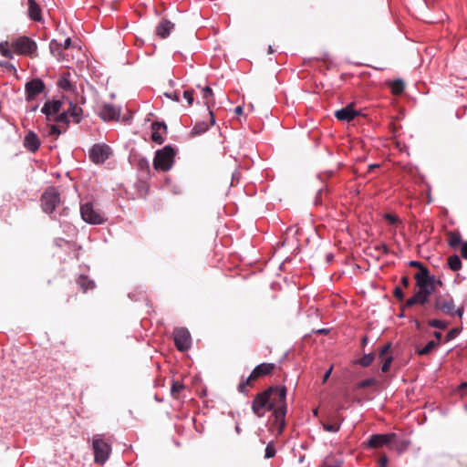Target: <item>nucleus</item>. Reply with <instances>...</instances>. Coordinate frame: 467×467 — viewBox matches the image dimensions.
<instances>
[{
    "mask_svg": "<svg viewBox=\"0 0 467 467\" xmlns=\"http://www.w3.org/2000/svg\"><path fill=\"white\" fill-rule=\"evenodd\" d=\"M285 386L270 387L257 394L252 402V410L257 417H263L266 411L273 410L274 425L276 426L278 433H281L285 426Z\"/></svg>",
    "mask_w": 467,
    "mask_h": 467,
    "instance_id": "nucleus-1",
    "label": "nucleus"
},
{
    "mask_svg": "<svg viewBox=\"0 0 467 467\" xmlns=\"http://www.w3.org/2000/svg\"><path fill=\"white\" fill-rule=\"evenodd\" d=\"M432 307L434 311L449 317L457 316L462 318L464 313L463 305L456 307L454 299L448 293L436 295L433 300Z\"/></svg>",
    "mask_w": 467,
    "mask_h": 467,
    "instance_id": "nucleus-2",
    "label": "nucleus"
},
{
    "mask_svg": "<svg viewBox=\"0 0 467 467\" xmlns=\"http://www.w3.org/2000/svg\"><path fill=\"white\" fill-rule=\"evenodd\" d=\"M275 368V364L274 363H262L257 365L248 378L240 381L238 385V390L241 393L245 394L247 392V388H251L254 386V383L260 378L268 376L272 374V372Z\"/></svg>",
    "mask_w": 467,
    "mask_h": 467,
    "instance_id": "nucleus-3",
    "label": "nucleus"
},
{
    "mask_svg": "<svg viewBox=\"0 0 467 467\" xmlns=\"http://www.w3.org/2000/svg\"><path fill=\"white\" fill-rule=\"evenodd\" d=\"M175 150L171 146L158 150L153 160V167L157 171H168L174 162Z\"/></svg>",
    "mask_w": 467,
    "mask_h": 467,
    "instance_id": "nucleus-4",
    "label": "nucleus"
},
{
    "mask_svg": "<svg viewBox=\"0 0 467 467\" xmlns=\"http://www.w3.org/2000/svg\"><path fill=\"white\" fill-rule=\"evenodd\" d=\"M40 202L43 212L51 214L61 202L58 190L53 186L47 188L41 195Z\"/></svg>",
    "mask_w": 467,
    "mask_h": 467,
    "instance_id": "nucleus-5",
    "label": "nucleus"
},
{
    "mask_svg": "<svg viewBox=\"0 0 467 467\" xmlns=\"http://www.w3.org/2000/svg\"><path fill=\"white\" fill-rule=\"evenodd\" d=\"M11 48L18 55L32 57L36 52L37 46L33 39L23 36L12 42Z\"/></svg>",
    "mask_w": 467,
    "mask_h": 467,
    "instance_id": "nucleus-6",
    "label": "nucleus"
},
{
    "mask_svg": "<svg viewBox=\"0 0 467 467\" xmlns=\"http://www.w3.org/2000/svg\"><path fill=\"white\" fill-rule=\"evenodd\" d=\"M92 448L95 462L103 464L109 457L111 447L99 435L93 436Z\"/></svg>",
    "mask_w": 467,
    "mask_h": 467,
    "instance_id": "nucleus-7",
    "label": "nucleus"
},
{
    "mask_svg": "<svg viewBox=\"0 0 467 467\" xmlns=\"http://www.w3.org/2000/svg\"><path fill=\"white\" fill-rule=\"evenodd\" d=\"M414 278L419 290H429L435 293V276L430 275L428 268H420L414 275Z\"/></svg>",
    "mask_w": 467,
    "mask_h": 467,
    "instance_id": "nucleus-8",
    "label": "nucleus"
},
{
    "mask_svg": "<svg viewBox=\"0 0 467 467\" xmlns=\"http://www.w3.org/2000/svg\"><path fill=\"white\" fill-rule=\"evenodd\" d=\"M81 218L90 224H101L105 222L104 214L96 211L90 202L84 203L80 206Z\"/></svg>",
    "mask_w": 467,
    "mask_h": 467,
    "instance_id": "nucleus-9",
    "label": "nucleus"
},
{
    "mask_svg": "<svg viewBox=\"0 0 467 467\" xmlns=\"http://www.w3.org/2000/svg\"><path fill=\"white\" fill-rule=\"evenodd\" d=\"M174 344L178 350L186 351L191 348L192 337L185 327H176L172 332Z\"/></svg>",
    "mask_w": 467,
    "mask_h": 467,
    "instance_id": "nucleus-10",
    "label": "nucleus"
},
{
    "mask_svg": "<svg viewBox=\"0 0 467 467\" xmlns=\"http://www.w3.org/2000/svg\"><path fill=\"white\" fill-rule=\"evenodd\" d=\"M111 154L110 148L106 144H95L90 151L89 158L96 164H102Z\"/></svg>",
    "mask_w": 467,
    "mask_h": 467,
    "instance_id": "nucleus-11",
    "label": "nucleus"
},
{
    "mask_svg": "<svg viewBox=\"0 0 467 467\" xmlns=\"http://www.w3.org/2000/svg\"><path fill=\"white\" fill-rule=\"evenodd\" d=\"M344 418L340 413L331 412L326 416L325 420L321 421V424L326 431L337 432Z\"/></svg>",
    "mask_w": 467,
    "mask_h": 467,
    "instance_id": "nucleus-12",
    "label": "nucleus"
},
{
    "mask_svg": "<svg viewBox=\"0 0 467 467\" xmlns=\"http://www.w3.org/2000/svg\"><path fill=\"white\" fill-rule=\"evenodd\" d=\"M432 292H430L429 290H419L410 297L409 298L405 305V308H410L415 305L424 306L430 301V296L432 295Z\"/></svg>",
    "mask_w": 467,
    "mask_h": 467,
    "instance_id": "nucleus-13",
    "label": "nucleus"
},
{
    "mask_svg": "<svg viewBox=\"0 0 467 467\" xmlns=\"http://www.w3.org/2000/svg\"><path fill=\"white\" fill-rule=\"evenodd\" d=\"M45 89V84L40 78H34L26 84L27 100H33Z\"/></svg>",
    "mask_w": 467,
    "mask_h": 467,
    "instance_id": "nucleus-14",
    "label": "nucleus"
},
{
    "mask_svg": "<svg viewBox=\"0 0 467 467\" xmlns=\"http://www.w3.org/2000/svg\"><path fill=\"white\" fill-rule=\"evenodd\" d=\"M395 438V433L387 434H373L367 441V446L369 448H379L382 446H389V441Z\"/></svg>",
    "mask_w": 467,
    "mask_h": 467,
    "instance_id": "nucleus-15",
    "label": "nucleus"
},
{
    "mask_svg": "<svg viewBox=\"0 0 467 467\" xmlns=\"http://www.w3.org/2000/svg\"><path fill=\"white\" fill-rule=\"evenodd\" d=\"M62 105L63 103L60 100L47 101L44 104L41 111L46 115L48 120H53V118H55L59 113Z\"/></svg>",
    "mask_w": 467,
    "mask_h": 467,
    "instance_id": "nucleus-16",
    "label": "nucleus"
},
{
    "mask_svg": "<svg viewBox=\"0 0 467 467\" xmlns=\"http://www.w3.org/2000/svg\"><path fill=\"white\" fill-rule=\"evenodd\" d=\"M151 140L157 144L164 142V134L167 132V126L164 122L155 121L151 124Z\"/></svg>",
    "mask_w": 467,
    "mask_h": 467,
    "instance_id": "nucleus-17",
    "label": "nucleus"
},
{
    "mask_svg": "<svg viewBox=\"0 0 467 467\" xmlns=\"http://www.w3.org/2000/svg\"><path fill=\"white\" fill-rule=\"evenodd\" d=\"M120 115V109L110 104H105L99 111L100 118L105 121L117 120Z\"/></svg>",
    "mask_w": 467,
    "mask_h": 467,
    "instance_id": "nucleus-18",
    "label": "nucleus"
},
{
    "mask_svg": "<svg viewBox=\"0 0 467 467\" xmlns=\"http://www.w3.org/2000/svg\"><path fill=\"white\" fill-rule=\"evenodd\" d=\"M358 111L353 109V105L350 104L341 109H338L335 112V117L341 121L349 122L358 116Z\"/></svg>",
    "mask_w": 467,
    "mask_h": 467,
    "instance_id": "nucleus-19",
    "label": "nucleus"
},
{
    "mask_svg": "<svg viewBox=\"0 0 467 467\" xmlns=\"http://www.w3.org/2000/svg\"><path fill=\"white\" fill-rule=\"evenodd\" d=\"M25 147L31 152H36L40 147V140L34 131H28L24 140Z\"/></svg>",
    "mask_w": 467,
    "mask_h": 467,
    "instance_id": "nucleus-20",
    "label": "nucleus"
},
{
    "mask_svg": "<svg viewBox=\"0 0 467 467\" xmlns=\"http://www.w3.org/2000/svg\"><path fill=\"white\" fill-rule=\"evenodd\" d=\"M173 28L174 24L170 20L163 18L156 28V34L161 38H166Z\"/></svg>",
    "mask_w": 467,
    "mask_h": 467,
    "instance_id": "nucleus-21",
    "label": "nucleus"
},
{
    "mask_svg": "<svg viewBox=\"0 0 467 467\" xmlns=\"http://www.w3.org/2000/svg\"><path fill=\"white\" fill-rule=\"evenodd\" d=\"M391 345L389 343L383 346L379 353V358L383 359V364L381 366V371L387 372L389 369L390 364L392 362V357L387 356L390 349Z\"/></svg>",
    "mask_w": 467,
    "mask_h": 467,
    "instance_id": "nucleus-22",
    "label": "nucleus"
},
{
    "mask_svg": "<svg viewBox=\"0 0 467 467\" xmlns=\"http://www.w3.org/2000/svg\"><path fill=\"white\" fill-rule=\"evenodd\" d=\"M28 4V16L34 21H40L42 19L41 9L36 0H27Z\"/></svg>",
    "mask_w": 467,
    "mask_h": 467,
    "instance_id": "nucleus-23",
    "label": "nucleus"
},
{
    "mask_svg": "<svg viewBox=\"0 0 467 467\" xmlns=\"http://www.w3.org/2000/svg\"><path fill=\"white\" fill-rule=\"evenodd\" d=\"M446 235H447L448 244L451 248L456 249L460 245L462 246V244L463 242L462 240V235L459 232L451 231V232H448L446 234Z\"/></svg>",
    "mask_w": 467,
    "mask_h": 467,
    "instance_id": "nucleus-24",
    "label": "nucleus"
},
{
    "mask_svg": "<svg viewBox=\"0 0 467 467\" xmlns=\"http://www.w3.org/2000/svg\"><path fill=\"white\" fill-rule=\"evenodd\" d=\"M67 111L69 114V118H71L74 122H80L83 110L78 105L68 102V108L67 109Z\"/></svg>",
    "mask_w": 467,
    "mask_h": 467,
    "instance_id": "nucleus-25",
    "label": "nucleus"
},
{
    "mask_svg": "<svg viewBox=\"0 0 467 467\" xmlns=\"http://www.w3.org/2000/svg\"><path fill=\"white\" fill-rule=\"evenodd\" d=\"M409 444V441L400 439L395 433V438L389 441V448L391 450H396L399 452H402L403 451L407 450Z\"/></svg>",
    "mask_w": 467,
    "mask_h": 467,
    "instance_id": "nucleus-26",
    "label": "nucleus"
},
{
    "mask_svg": "<svg viewBox=\"0 0 467 467\" xmlns=\"http://www.w3.org/2000/svg\"><path fill=\"white\" fill-rule=\"evenodd\" d=\"M213 92L210 87H205L202 88V98H203V99H205V104H206L208 109H210V108H211L210 99L213 97ZM209 115H210V124L213 125L215 123V119H214V116H213V113L212 110H209Z\"/></svg>",
    "mask_w": 467,
    "mask_h": 467,
    "instance_id": "nucleus-27",
    "label": "nucleus"
},
{
    "mask_svg": "<svg viewBox=\"0 0 467 467\" xmlns=\"http://www.w3.org/2000/svg\"><path fill=\"white\" fill-rule=\"evenodd\" d=\"M77 284L79 285L83 293H86L89 289L95 288V283L86 275H80L77 279Z\"/></svg>",
    "mask_w": 467,
    "mask_h": 467,
    "instance_id": "nucleus-28",
    "label": "nucleus"
},
{
    "mask_svg": "<svg viewBox=\"0 0 467 467\" xmlns=\"http://www.w3.org/2000/svg\"><path fill=\"white\" fill-rule=\"evenodd\" d=\"M341 464H342V461L340 459L337 458L334 455H328L323 461L320 467H340Z\"/></svg>",
    "mask_w": 467,
    "mask_h": 467,
    "instance_id": "nucleus-29",
    "label": "nucleus"
},
{
    "mask_svg": "<svg viewBox=\"0 0 467 467\" xmlns=\"http://www.w3.org/2000/svg\"><path fill=\"white\" fill-rule=\"evenodd\" d=\"M448 265L451 270L458 271L462 268V261L456 254L451 255L447 260Z\"/></svg>",
    "mask_w": 467,
    "mask_h": 467,
    "instance_id": "nucleus-30",
    "label": "nucleus"
},
{
    "mask_svg": "<svg viewBox=\"0 0 467 467\" xmlns=\"http://www.w3.org/2000/svg\"><path fill=\"white\" fill-rule=\"evenodd\" d=\"M439 346V342L435 340H431L427 343V345L422 348H417V353L420 356L430 354L434 348Z\"/></svg>",
    "mask_w": 467,
    "mask_h": 467,
    "instance_id": "nucleus-31",
    "label": "nucleus"
},
{
    "mask_svg": "<svg viewBox=\"0 0 467 467\" xmlns=\"http://www.w3.org/2000/svg\"><path fill=\"white\" fill-rule=\"evenodd\" d=\"M49 49L53 56L59 58L63 50L62 44L58 43L56 39H52L49 43Z\"/></svg>",
    "mask_w": 467,
    "mask_h": 467,
    "instance_id": "nucleus-32",
    "label": "nucleus"
},
{
    "mask_svg": "<svg viewBox=\"0 0 467 467\" xmlns=\"http://www.w3.org/2000/svg\"><path fill=\"white\" fill-rule=\"evenodd\" d=\"M209 128V124L204 121L197 122L191 131L192 136H197L204 133Z\"/></svg>",
    "mask_w": 467,
    "mask_h": 467,
    "instance_id": "nucleus-33",
    "label": "nucleus"
},
{
    "mask_svg": "<svg viewBox=\"0 0 467 467\" xmlns=\"http://www.w3.org/2000/svg\"><path fill=\"white\" fill-rule=\"evenodd\" d=\"M185 389L183 383L180 381H173L171 388V394L174 399H179L180 393Z\"/></svg>",
    "mask_w": 467,
    "mask_h": 467,
    "instance_id": "nucleus-34",
    "label": "nucleus"
},
{
    "mask_svg": "<svg viewBox=\"0 0 467 467\" xmlns=\"http://www.w3.org/2000/svg\"><path fill=\"white\" fill-rule=\"evenodd\" d=\"M390 88L393 94L400 95L403 92L405 84L401 79H396L391 82Z\"/></svg>",
    "mask_w": 467,
    "mask_h": 467,
    "instance_id": "nucleus-35",
    "label": "nucleus"
},
{
    "mask_svg": "<svg viewBox=\"0 0 467 467\" xmlns=\"http://www.w3.org/2000/svg\"><path fill=\"white\" fill-rule=\"evenodd\" d=\"M53 120L64 124V130H66L67 126L69 123V114L67 109H65L62 113H58L55 118H53Z\"/></svg>",
    "mask_w": 467,
    "mask_h": 467,
    "instance_id": "nucleus-36",
    "label": "nucleus"
},
{
    "mask_svg": "<svg viewBox=\"0 0 467 467\" xmlns=\"http://www.w3.org/2000/svg\"><path fill=\"white\" fill-rule=\"evenodd\" d=\"M374 358H375V355L373 353L364 355L358 360V364L362 367H368L373 362Z\"/></svg>",
    "mask_w": 467,
    "mask_h": 467,
    "instance_id": "nucleus-37",
    "label": "nucleus"
},
{
    "mask_svg": "<svg viewBox=\"0 0 467 467\" xmlns=\"http://www.w3.org/2000/svg\"><path fill=\"white\" fill-rule=\"evenodd\" d=\"M428 325L431 327L445 329L448 326V323L439 319H431L428 321Z\"/></svg>",
    "mask_w": 467,
    "mask_h": 467,
    "instance_id": "nucleus-38",
    "label": "nucleus"
},
{
    "mask_svg": "<svg viewBox=\"0 0 467 467\" xmlns=\"http://www.w3.org/2000/svg\"><path fill=\"white\" fill-rule=\"evenodd\" d=\"M455 393L458 394L462 399L467 397V381L461 383L457 387Z\"/></svg>",
    "mask_w": 467,
    "mask_h": 467,
    "instance_id": "nucleus-39",
    "label": "nucleus"
},
{
    "mask_svg": "<svg viewBox=\"0 0 467 467\" xmlns=\"http://www.w3.org/2000/svg\"><path fill=\"white\" fill-rule=\"evenodd\" d=\"M12 48H8L5 44L0 43V53L2 56L11 58L12 57Z\"/></svg>",
    "mask_w": 467,
    "mask_h": 467,
    "instance_id": "nucleus-40",
    "label": "nucleus"
},
{
    "mask_svg": "<svg viewBox=\"0 0 467 467\" xmlns=\"http://www.w3.org/2000/svg\"><path fill=\"white\" fill-rule=\"evenodd\" d=\"M275 449L272 443H268L265 448V457L266 459L272 458L275 455Z\"/></svg>",
    "mask_w": 467,
    "mask_h": 467,
    "instance_id": "nucleus-41",
    "label": "nucleus"
},
{
    "mask_svg": "<svg viewBox=\"0 0 467 467\" xmlns=\"http://www.w3.org/2000/svg\"><path fill=\"white\" fill-rule=\"evenodd\" d=\"M375 383H376V380L374 379H368L360 381L358 384V388H359V389L368 388L370 386H373Z\"/></svg>",
    "mask_w": 467,
    "mask_h": 467,
    "instance_id": "nucleus-42",
    "label": "nucleus"
},
{
    "mask_svg": "<svg viewBox=\"0 0 467 467\" xmlns=\"http://www.w3.org/2000/svg\"><path fill=\"white\" fill-rule=\"evenodd\" d=\"M58 86L65 90H69L71 88V83L66 78H62L59 80Z\"/></svg>",
    "mask_w": 467,
    "mask_h": 467,
    "instance_id": "nucleus-43",
    "label": "nucleus"
},
{
    "mask_svg": "<svg viewBox=\"0 0 467 467\" xmlns=\"http://www.w3.org/2000/svg\"><path fill=\"white\" fill-rule=\"evenodd\" d=\"M184 99L187 100L189 105H192L193 103V90H185L183 93Z\"/></svg>",
    "mask_w": 467,
    "mask_h": 467,
    "instance_id": "nucleus-44",
    "label": "nucleus"
},
{
    "mask_svg": "<svg viewBox=\"0 0 467 467\" xmlns=\"http://www.w3.org/2000/svg\"><path fill=\"white\" fill-rule=\"evenodd\" d=\"M393 294L394 296L400 301H402L404 299V294L400 286H396L394 288Z\"/></svg>",
    "mask_w": 467,
    "mask_h": 467,
    "instance_id": "nucleus-45",
    "label": "nucleus"
},
{
    "mask_svg": "<svg viewBox=\"0 0 467 467\" xmlns=\"http://www.w3.org/2000/svg\"><path fill=\"white\" fill-rule=\"evenodd\" d=\"M459 333V330L457 328H452L451 329L447 335H446V341H450L451 339H453Z\"/></svg>",
    "mask_w": 467,
    "mask_h": 467,
    "instance_id": "nucleus-46",
    "label": "nucleus"
},
{
    "mask_svg": "<svg viewBox=\"0 0 467 467\" xmlns=\"http://www.w3.org/2000/svg\"><path fill=\"white\" fill-rule=\"evenodd\" d=\"M62 130L56 125H51L49 135L51 136H58Z\"/></svg>",
    "mask_w": 467,
    "mask_h": 467,
    "instance_id": "nucleus-47",
    "label": "nucleus"
},
{
    "mask_svg": "<svg viewBox=\"0 0 467 467\" xmlns=\"http://www.w3.org/2000/svg\"><path fill=\"white\" fill-rule=\"evenodd\" d=\"M384 218L392 224L399 222V218L394 214L387 213L385 214Z\"/></svg>",
    "mask_w": 467,
    "mask_h": 467,
    "instance_id": "nucleus-48",
    "label": "nucleus"
},
{
    "mask_svg": "<svg viewBox=\"0 0 467 467\" xmlns=\"http://www.w3.org/2000/svg\"><path fill=\"white\" fill-rule=\"evenodd\" d=\"M388 462H389V459L385 454H383L379 457V467H386Z\"/></svg>",
    "mask_w": 467,
    "mask_h": 467,
    "instance_id": "nucleus-49",
    "label": "nucleus"
},
{
    "mask_svg": "<svg viewBox=\"0 0 467 467\" xmlns=\"http://www.w3.org/2000/svg\"><path fill=\"white\" fill-rule=\"evenodd\" d=\"M461 255L467 259V242H463L461 246Z\"/></svg>",
    "mask_w": 467,
    "mask_h": 467,
    "instance_id": "nucleus-50",
    "label": "nucleus"
},
{
    "mask_svg": "<svg viewBox=\"0 0 467 467\" xmlns=\"http://www.w3.org/2000/svg\"><path fill=\"white\" fill-rule=\"evenodd\" d=\"M165 96L168 97L169 99L174 100V101H179V95L176 91L172 92V93H165Z\"/></svg>",
    "mask_w": 467,
    "mask_h": 467,
    "instance_id": "nucleus-51",
    "label": "nucleus"
},
{
    "mask_svg": "<svg viewBox=\"0 0 467 467\" xmlns=\"http://www.w3.org/2000/svg\"><path fill=\"white\" fill-rule=\"evenodd\" d=\"M410 265L419 268V271L420 270V268H427L426 266H424L421 263H420L418 261H410Z\"/></svg>",
    "mask_w": 467,
    "mask_h": 467,
    "instance_id": "nucleus-52",
    "label": "nucleus"
},
{
    "mask_svg": "<svg viewBox=\"0 0 467 467\" xmlns=\"http://www.w3.org/2000/svg\"><path fill=\"white\" fill-rule=\"evenodd\" d=\"M401 284L404 287H409L410 285V278L408 276H402L401 278Z\"/></svg>",
    "mask_w": 467,
    "mask_h": 467,
    "instance_id": "nucleus-53",
    "label": "nucleus"
},
{
    "mask_svg": "<svg viewBox=\"0 0 467 467\" xmlns=\"http://www.w3.org/2000/svg\"><path fill=\"white\" fill-rule=\"evenodd\" d=\"M333 367H331L323 376V383H325L332 373Z\"/></svg>",
    "mask_w": 467,
    "mask_h": 467,
    "instance_id": "nucleus-54",
    "label": "nucleus"
},
{
    "mask_svg": "<svg viewBox=\"0 0 467 467\" xmlns=\"http://www.w3.org/2000/svg\"><path fill=\"white\" fill-rule=\"evenodd\" d=\"M70 45H71V39H70V37H67L65 40L64 44H62V47H63V49H67L70 47Z\"/></svg>",
    "mask_w": 467,
    "mask_h": 467,
    "instance_id": "nucleus-55",
    "label": "nucleus"
},
{
    "mask_svg": "<svg viewBox=\"0 0 467 467\" xmlns=\"http://www.w3.org/2000/svg\"><path fill=\"white\" fill-rule=\"evenodd\" d=\"M433 335H434V337H435V338H436V340H435V341H438V342L440 343V340H441V337H442L441 333V332H438V331H435V332L433 333Z\"/></svg>",
    "mask_w": 467,
    "mask_h": 467,
    "instance_id": "nucleus-56",
    "label": "nucleus"
},
{
    "mask_svg": "<svg viewBox=\"0 0 467 467\" xmlns=\"http://www.w3.org/2000/svg\"><path fill=\"white\" fill-rule=\"evenodd\" d=\"M243 110H244L243 107L238 106V107L235 108L234 112H235L236 115H242L243 114Z\"/></svg>",
    "mask_w": 467,
    "mask_h": 467,
    "instance_id": "nucleus-57",
    "label": "nucleus"
},
{
    "mask_svg": "<svg viewBox=\"0 0 467 467\" xmlns=\"http://www.w3.org/2000/svg\"><path fill=\"white\" fill-rule=\"evenodd\" d=\"M379 249H381L383 251L384 254H388L389 253V249L387 247L386 244H381Z\"/></svg>",
    "mask_w": 467,
    "mask_h": 467,
    "instance_id": "nucleus-58",
    "label": "nucleus"
},
{
    "mask_svg": "<svg viewBox=\"0 0 467 467\" xmlns=\"http://www.w3.org/2000/svg\"><path fill=\"white\" fill-rule=\"evenodd\" d=\"M379 167V164H371V165L368 166V170L369 171H373L374 169H377Z\"/></svg>",
    "mask_w": 467,
    "mask_h": 467,
    "instance_id": "nucleus-59",
    "label": "nucleus"
},
{
    "mask_svg": "<svg viewBox=\"0 0 467 467\" xmlns=\"http://www.w3.org/2000/svg\"><path fill=\"white\" fill-rule=\"evenodd\" d=\"M344 409H345V407L343 405H338L334 412L339 413V411Z\"/></svg>",
    "mask_w": 467,
    "mask_h": 467,
    "instance_id": "nucleus-60",
    "label": "nucleus"
},
{
    "mask_svg": "<svg viewBox=\"0 0 467 467\" xmlns=\"http://www.w3.org/2000/svg\"><path fill=\"white\" fill-rule=\"evenodd\" d=\"M439 285V286H441L442 285V282L440 280V279H436L435 278V287Z\"/></svg>",
    "mask_w": 467,
    "mask_h": 467,
    "instance_id": "nucleus-61",
    "label": "nucleus"
},
{
    "mask_svg": "<svg viewBox=\"0 0 467 467\" xmlns=\"http://www.w3.org/2000/svg\"><path fill=\"white\" fill-rule=\"evenodd\" d=\"M272 399L275 400V401H278V394L277 393H273Z\"/></svg>",
    "mask_w": 467,
    "mask_h": 467,
    "instance_id": "nucleus-62",
    "label": "nucleus"
},
{
    "mask_svg": "<svg viewBox=\"0 0 467 467\" xmlns=\"http://www.w3.org/2000/svg\"><path fill=\"white\" fill-rule=\"evenodd\" d=\"M367 341H368V337H364L362 338V344H363V345H365V344L367 343Z\"/></svg>",
    "mask_w": 467,
    "mask_h": 467,
    "instance_id": "nucleus-63",
    "label": "nucleus"
},
{
    "mask_svg": "<svg viewBox=\"0 0 467 467\" xmlns=\"http://www.w3.org/2000/svg\"><path fill=\"white\" fill-rule=\"evenodd\" d=\"M235 431H236L237 433L241 432V429H240V427L238 425H236Z\"/></svg>",
    "mask_w": 467,
    "mask_h": 467,
    "instance_id": "nucleus-64",
    "label": "nucleus"
}]
</instances>
